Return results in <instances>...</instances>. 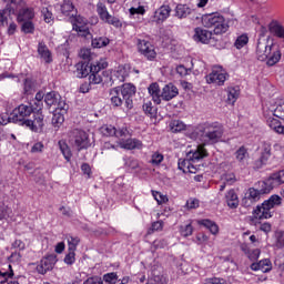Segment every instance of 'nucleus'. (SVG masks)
I'll list each match as a JSON object with an SVG mask.
<instances>
[{
    "label": "nucleus",
    "mask_w": 284,
    "mask_h": 284,
    "mask_svg": "<svg viewBox=\"0 0 284 284\" xmlns=\"http://www.w3.org/2000/svg\"><path fill=\"white\" fill-rule=\"evenodd\" d=\"M33 112L34 108H32V105L20 104L11 112L10 121L22 125V128H28L31 132H41L44 125V116L38 112L33 115V119H30Z\"/></svg>",
    "instance_id": "nucleus-1"
},
{
    "label": "nucleus",
    "mask_w": 284,
    "mask_h": 284,
    "mask_svg": "<svg viewBox=\"0 0 284 284\" xmlns=\"http://www.w3.org/2000/svg\"><path fill=\"white\" fill-rule=\"evenodd\" d=\"M267 29L262 27L260 37L256 43V58L258 61H266V65L272 68L281 61V50L274 44V39L270 36L265 37Z\"/></svg>",
    "instance_id": "nucleus-2"
},
{
    "label": "nucleus",
    "mask_w": 284,
    "mask_h": 284,
    "mask_svg": "<svg viewBox=\"0 0 284 284\" xmlns=\"http://www.w3.org/2000/svg\"><path fill=\"white\" fill-rule=\"evenodd\" d=\"M197 134H200V141L203 145H214L223 136V125L219 124V122L204 123L199 125Z\"/></svg>",
    "instance_id": "nucleus-3"
},
{
    "label": "nucleus",
    "mask_w": 284,
    "mask_h": 284,
    "mask_svg": "<svg viewBox=\"0 0 284 284\" xmlns=\"http://www.w3.org/2000/svg\"><path fill=\"white\" fill-rule=\"evenodd\" d=\"M204 28H211L214 34H225L230 30V26L223 16L209 14L202 18Z\"/></svg>",
    "instance_id": "nucleus-4"
},
{
    "label": "nucleus",
    "mask_w": 284,
    "mask_h": 284,
    "mask_svg": "<svg viewBox=\"0 0 284 284\" xmlns=\"http://www.w3.org/2000/svg\"><path fill=\"white\" fill-rule=\"evenodd\" d=\"M283 199L280 195H271L268 200H265L262 205L256 206L254 210L255 219H272V210L281 205Z\"/></svg>",
    "instance_id": "nucleus-5"
},
{
    "label": "nucleus",
    "mask_w": 284,
    "mask_h": 284,
    "mask_svg": "<svg viewBox=\"0 0 284 284\" xmlns=\"http://www.w3.org/2000/svg\"><path fill=\"white\" fill-rule=\"evenodd\" d=\"M8 3L4 9L0 10V27L7 28L12 21V14H17V10L23 6V0H2Z\"/></svg>",
    "instance_id": "nucleus-6"
},
{
    "label": "nucleus",
    "mask_w": 284,
    "mask_h": 284,
    "mask_svg": "<svg viewBox=\"0 0 284 284\" xmlns=\"http://www.w3.org/2000/svg\"><path fill=\"white\" fill-rule=\"evenodd\" d=\"M69 141L73 148H77L78 152H81V150H88V148H90V136L81 129H73L70 131Z\"/></svg>",
    "instance_id": "nucleus-7"
},
{
    "label": "nucleus",
    "mask_w": 284,
    "mask_h": 284,
    "mask_svg": "<svg viewBox=\"0 0 284 284\" xmlns=\"http://www.w3.org/2000/svg\"><path fill=\"white\" fill-rule=\"evenodd\" d=\"M284 183V170L270 175L266 181L258 182L257 189L262 194H270L273 187H278Z\"/></svg>",
    "instance_id": "nucleus-8"
},
{
    "label": "nucleus",
    "mask_w": 284,
    "mask_h": 284,
    "mask_svg": "<svg viewBox=\"0 0 284 284\" xmlns=\"http://www.w3.org/2000/svg\"><path fill=\"white\" fill-rule=\"evenodd\" d=\"M205 156H207V150H205V146L199 145L197 149L192 153L190 160H179L178 168L185 173L187 172L191 161L192 163H196V161H201V159H205Z\"/></svg>",
    "instance_id": "nucleus-9"
},
{
    "label": "nucleus",
    "mask_w": 284,
    "mask_h": 284,
    "mask_svg": "<svg viewBox=\"0 0 284 284\" xmlns=\"http://www.w3.org/2000/svg\"><path fill=\"white\" fill-rule=\"evenodd\" d=\"M70 21L73 26V30H75V32H79L81 37H92V34L90 33V29L85 27L88 26V19L81 16H77V11L75 13H71Z\"/></svg>",
    "instance_id": "nucleus-10"
},
{
    "label": "nucleus",
    "mask_w": 284,
    "mask_h": 284,
    "mask_svg": "<svg viewBox=\"0 0 284 284\" xmlns=\"http://www.w3.org/2000/svg\"><path fill=\"white\" fill-rule=\"evenodd\" d=\"M120 94L122 95L126 110H132V108H134V102L132 101V97L136 94V87H134L131 83H125L120 89Z\"/></svg>",
    "instance_id": "nucleus-11"
},
{
    "label": "nucleus",
    "mask_w": 284,
    "mask_h": 284,
    "mask_svg": "<svg viewBox=\"0 0 284 284\" xmlns=\"http://www.w3.org/2000/svg\"><path fill=\"white\" fill-rule=\"evenodd\" d=\"M105 68H108V62H104L102 64H90L89 83H91V85H99V83H103L101 70H105Z\"/></svg>",
    "instance_id": "nucleus-12"
},
{
    "label": "nucleus",
    "mask_w": 284,
    "mask_h": 284,
    "mask_svg": "<svg viewBox=\"0 0 284 284\" xmlns=\"http://www.w3.org/2000/svg\"><path fill=\"white\" fill-rule=\"evenodd\" d=\"M206 83H214L215 85H224L227 81V74L222 67H214L212 72L205 77Z\"/></svg>",
    "instance_id": "nucleus-13"
},
{
    "label": "nucleus",
    "mask_w": 284,
    "mask_h": 284,
    "mask_svg": "<svg viewBox=\"0 0 284 284\" xmlns=\"http://www.w3.org/2000/svg\"><path fill=\"white\" fill-rule=\"evenodd\" d=\"M54 265H57V255H47L40 261V264L37 266V272L39 274H48V272L54 270Z\"/></svg>",
    "instance_id": "nucleus-14"
},
{
    "label": "nucleus",
    "mask_w": 284,
    "mask_h": 284,
    "mask_svg": "<svg viewBox=\"0 0 284 284\" xmlns=\"http://www.w3.org/2000/svg\"><path fill=\"white\" fill-rule=\"evenodd\" d=\"M138 50L149 61H154V59H156V51H154V45H152L150 41L138 40Z\"/></svg>",
    "instance_id": "nucleus-15"
},
{
    "label": "nucleus",
    "mask_w": 284,
    "mask_h": 284,
    "mask_svg": "<svg viewBox=\"0 0 284 284\" xmlns=\"http://www.w3.org/2000/svg\"><path fill=\"white\" fill-rule=\"evenodd\" d=\"M262 195L263 194L258 189L250 187L246 191L245 196L242 199L243 207H252L254 203H256L257 201H261Z\"/></svg>",
    "instance_id": "nucleus-16"
},
{
    "label": "nucleus",
    "mask_w": 284,
    "mask_h": 284,
    "mask_svg": "<svg viewBox=\"0 0 284 284\" xmlns=\"http://www.w3.org/2000/svg\"><path fill=\"white\" fill-rule=\"evenodd\" d=\"M271 156H272V146L270 144H265L261 152V156L254 162V169L261 170V168H263L264 165H267V162L270 161Z\"/></svg>",
    "instance_id": "nucleus-17"
},
{
    "label": "nucleus",
    "mask_w": 284,
    "mask_h": 284,
    "mask_svg": "<svg viewBox=\"0 0 284 284\" xmlns=\"http://www.w3.org/2000/svg\"><path fill=\"white\" fill-rule=\"evenodd\" d=\"M193 39L197 41V43L207 44L212 41V31L197 27L194 29Z\"/></svg>",
    "instance_id": "nucleus-18"
},
{
    "label": "nucleus",
    "mask_w": 284,
    "mask_h": 284,
    "mask_svg": "<svg viewBox=\"0 0 284 284\" xmlns=\"http://www.w3.org/2000/svg\"><path fill=\"white\" fill-rule=\"evenodd\" d=\"M176 97H179V88H176V85L169 83L163 87L161 91L162 101H172V99H176Z\"/></svg>",
    "instance_id": "nucleus-19"
},
{
    "label": "nucleus",
    "mask_w": 284,
    "mask_h": 284,
    "mask_svg": "<svg viewBox=\"0 0 284 284\" xmlns=\"http://www.w3.org/2000/svg\"><path fill=\"white\" fill-rule=\"evenodd\" d=\"M170 12H172V8L164 4L155 10L152 21H155V23H161L170 17Z\"/></svg>",
    "instance_id": "nucleus-20"
},
{
    "label": "nucleus",
    "mask_w": 284,
    "mask_h": 284,
    "mask_svg": "<svg viewBox=\"0 0 284 284\" xmlns=\"http://www.w3.org/2000/svg\"><path fill=\"white\" fill-rule=\"evenodd\" d=\"M120 148L123 150H141L143 142L138 139H128L119 142Z\"/></svg>",
    "instance_id": "nucleus-21"
},
{
    "label": "nucleus",
    "mask_w": 284,
    "mask_h": 284,
    "mask_svg": "<svg viewBox=\"0 0 284 284\" xmlns=\"http://www.w3.org/2000/svg\"><path fill=\"white\" fill-rule=\"evenodd\" d=\"M251 270L253 272H263L264 274L272 271V262L267 258L260 261L258 263H252Z\"/></svg>",
    "instance_id": "nucleus-22"
},
{
    "label": "nucleus",
    "mask_w": 284,
    "mask_h": 284,
    "mask_svg": "<svg viewBox=\"0 0 284 284\" xmlns=\"http://www.w3.org/2000/svg\"><path fill=\"white\" fill-rule=\"evenodd\" d=\"M111 104L113 108H121L123 105V97L121 95V88L116 87L110 91Z\"/></svg>",
    "instance_id": "nucleus-23"
},
{
    "label": "nucleus",
    "mask_w": 284,
    "mask_h": 284,
    "mask_svg": "<svg viewBox=\"0 0 284 284\" xmlns=\"http://www.w3.org/2000/svg\"><path fill=\"white\" fill-rule=\"evenodd\" d=\"M225 201L231 210H236V207H239V195L236 194V191H234V189H231L226 192Z\"/></svg>",
    "instance_id": "nucleus-24"
},
{
    "label": "nucleus",
    "mask_w": 284,
    "mask_h": 284,
    "mask_svg": "<svg viewBox=\"0 0 284 284\" xmlns=\"http://www.w3.org/2000/svg\"><path fill=\"white\" fill-rule=\"evenodd\" d=\"M38 54L43 59L44 63H52V53L43 42L38 44Z\"/></svg>",
    "instance_id": "nucleus-25"
},
{
    "label": "nucleus",
    "mask_w": 284,
    "mask_h": 284,
    "mask_svg": "<svg viewBox=\"0 0 284 284\" xmlns=\"http://www.w3.org/2000/svg\"><path fill=\"white\" fill-rule=\"evenodd\" d=\"M148 90L149 94L152 97V101H154L156 105H161V88H159V83H151Z\"/></svg>",
    "instance_id": "nucleus-26"
},
{
    "label": "nucleus",
    "mask_w": 284,
    "mask_h": 284,
    "mask_svg": "<svg viewBox=\"0 0 284 284\" xmlns=\"http://www.w3.org/2000/svg\"><path fill=\"white\" fill-rule=\"evenodd\" d=\"M58 101H61V94L57 91H51L44 95V103L49 105V108H55Z\"/></svg>",
    "instance_id": "nucleus-27"
},
{
    "label": "nucleus",
    "mask_w": 284,
    "mask_h": 284,
    "mask_svg": "<svg viewBox=\"0 0 284 284\" xmlns=\"http://www.w3.org/2000/svg\"><path fill=\"white\" fill-rule=\"evenodd\" d=\"M268 30L271 34H274L278 39H284V27L281 23L272 21L268 24Z\"/></svg>",
    "instance_id": "nucleus-28"
},
{
    "label": "nucleus",
    "mask_w": 284,
    "mask_h": 284,
    "mask_svg": "<svg viewBox=\"0 0 284 284\" xmlns=\"http://www.w3.org/2000/svg\"><path fill=\"white\" fill-rule=\"evenodd\" d=\"M192 14V9L187 4H178L175 7V17L178 19H187Z\"/></svg>",
    "instance_id": "nucleus-29"
},
{
    "label": "nucleus",
    "mask_w": 284,
    "mask_h": 284,
    "mask_svg": "<svg viewBox=\"0 0 284 284\" xmlns=\"http://www.w3.org/2000/svg\"><path fill=\"white\" fill-rule=\"evenodd\" d=\"M149 284H168V277H165L161 272L153 270Z\"/></svg>",
    "instance_id": "nucleus-30"
},
{
    "label": "nucleus",
    "mask_w": 284,
    "mask_h": 284,
    "mask_svg": "<svg viewBox=\"0 0 284 284\" xmlns=\"http://www.w3.org/2000/svg\"><path fill=\"white\" fill-rule=\"evenodd\" d=\"M241 94V89L239 87H231L227 89V102L231 103V105H234L236 101L239 100V97Z\"/></svg>",
    "instance_id": "nucleus-31"
},
{
    "label": "nucleus",
    "mask_w": 284,
    "mask_h": 284,
    "mask_svg": "<svg viewBox=\"0 0 284 284\" xmlns=\"http://www.w3.org/2000/svg\"><path fill=\"white\" fill-rule=\"evenodd\" d=\"M31 19H34V10L30 8L21 9L18 13V21H31Z\"/></svg>",
    "instance_id": "nucleus-32"
},
{
    "label": "nucleus",
    "mask_w": 284,
    "mask_h": 284,
    "mask_svg": "<svg viewBox=\"0 0 284 284\" xmlns=\"http://www.w3.org/2000/svg\"><path fill=\"white\" fill-rule=\"evenodd\" d=\"M61 12L64 17H70V14H74L77 12V9H74V4L71 0H63V3L61 4Z\"/></svg>",
    "instance_id": "nucleus-33"
},
{
    "label": "nucleus",
    "mask_w": 284,
    "mask_h": 284,
    "mask_svg": "<svg viewBox=\"0 0 284 284\" xmlns=\"http://www.w3.org/2000/svg\"><path fill=\"white\" fill-rule=\"evenodd\" d=\"M267 125L271 130H274L277 134H284V126L281 124V121L274 118H270L267 120Z\"/></svg>",
    "instance_id": "nucleus-34"
},
{
    "label": "nucleus",
    "mask_w": 284,
    "mask_h": 284,
    "mask_svg": "<svg viewBox=\"0 0 284 284\" xmlns=\"http://www.w3.org/2000/svg\"><path fill=\"white\" fill-rule=\"evenodd\" d=\"M90 75V65L88 63H78L77 64V77L79 79H85V77Z\"/></svg>",
    "instance_id": "nucleus-35"
},
{
    "label": "nucleus",
    "mask_w": 284,
    "mask_h": 284,
    "mask_svg": "<svg viewBox=\"0 0 284 284\" xmlns=\"http://www.w3.org/2000/svg\"><path fill=\"white\" fill-rule=\"evenodd\" d=\"M58 145H59L60 151L63 154L65 161L70 162V160L72 159V151L70 150V146L68 145V143H65V141H63V140H60L58 142Z\"/></svg>",
    "instance_id": "nucleus-36"
},
{
    "label": "nucleus",
    "mask_w": 284,
    "mask_h": 284,
    "mask_svg": "<svg viewBox=\"0 0 284 284\" xmlns=\"http://www.w3.org/2000/svg\"><path fill=\"white\" fill-rule=\"evenodd\" d=\"M106 45H110V39L108 37L92 38L93 48H105Z\"/></svg>",
    "instance_id": "nucleus-37"
},
{
    "label": "nucleus",
    "mask_w": 284,
    "mask_h": 284,
    "mask_svg": "<svg viewBox=\"0 0 284 284\" xmlns=\"http://www.w3.org/2000/svg\"><path fill=\"white\" fill-rule=\"evenodd\" d=\"M200 225H203L206 227V230H210L211 234H219V225L210 220H202L199 222Z\"/></svg>",
    "instance_id": "nucleus-38"
},
{
    "label": "nucleus",
    "mask_w": 284,
    "mask_h": 284,
    "mask_svg": "<svg viewBox=\"0 0 284 284\" xmlns=\"http://www.w3.org/2000/svg\"><path fill=\"white\" fill-rule=\"evenodd\" d=\"M250 43V37H247L246 33H243L242 36H239L237 39L234 42V47L236 50H241L242 48H245Z\"/></svg>",
    "instance_id": "nucleus-39"
},
{
    "label": "nucleus",
    "mask_w": 284,
    "mask_h": 284,
    "mask_svg": "<svg viewBox=\"0 0 284 284\" xmlns=\"http://www.w3.org/2000/svg\"><path fill=\"white\" fill-rule=\"evenodd\" d=\"M97 12L101 19V21H105L110 17V12H108V7L103 4V2H99L97 4Z\"/></svg>",
    "instance_id": "nucleus-40"
},
{
    "label": "nucleus",
    "mask_w": 284,
    "mask_h": 284,
    "mask_svg": "<svg viewBox=\"0 0 284 284\" xmlns=\"http://www.w3.org/2000/svg\"><path fill=\"white\" fill-rule=\"evenodd\" d=\"M187 128L185 123L181 120H173L170 123V129L172 132H183Z\"/></svg>",
    "instance_id": "nucleus-41"
},
{
    "label": "nucleus",
    "mask_w": 284,
    "mask_h": 284,
    "mask_svg": "<svg viewBox=\"0 0 284 284\" xmlns=\"http://www.w3.org/2000/svg\"><path fill=\"white\" fill-rule=\"evenodd\" d=\"M273 115H275L277 119H282L284 121V100H281L276 108L273 110Z\"/></svg>",
    "instance_id": "nucleus-42"
},
{
    "label": "nucleus",
    "mask_w": 284,
    "mask_h": 284,
    "mask_svg": "<svg viewBox=\"0 0 284 284\" xmlns=\"http://www.w3.org/2000/svg\"><path fill=\"white\" fill-rule=\"evenodd\" d=\"M143 110H144L145 114H148L149 116H151V118L156 116V108H154L152 105V101L144 102Z\"/></svg>",
    "instance_id": "nucleus-43"
},
{
    "label": "nucleus",
    "mask_w": 284,
    "mask_h": 284,
    "mask_svg": "<svg viewBox=\"0 0 284 284\" xmlns=\"http://www.w3.org/2000/svg\"><path fill=\"white\" fill-rule=\"evenodd\" d=\"M63 121H65V116H63V113H54L51 123L53 128H60Z\"/></svg>",
    "instance_id": "nucleus-44"
},
{
    "label": "nucleus",
    "mask_w": 284,
    "mask_h": 284,
    "mask_svg": "<svg viewBox=\"0 0 284 284\" xmlns=\"http://www.w3.org/2000/svg\"><path fill=\"white\" fill-rule=\"evenodd\" d=\"M20 23H22L21 30L24 34H32V32H34V24L32 21H21Z\"/></svg>",
    "instance_id": "nucleus-45"
},
{
    "label": "nucleus",
    "mask_w": 284,
    "mask_h": 284,
    "mask_svg": "<svg viewBox=\"0 0 284 284\" xmlns=\"http://www.w3.org/2000/svg\"><path fill=\"white\" fill-rule=\"evenodd\" d=\"M247 158V149L245 146H241L236 152H235V159L240 162L243 163L245 159Z\"/></svg>",
    "instance_id": "nucleus-46"
},
{
    "label": "nucleus",
    "mask_w": 284,
    "mask_h": 284,
    "mask_svg": "<svg viewBox=\"0 0 284 284\" xmlns=\"http://www.w3.org/2000/svg\"><path fill=\"white\" fill-rule=\"evenodd\" d=\"M104 23H109V26H113L114 28H121L123 26L121 20L112 14H109V17L104 20Z\"/></svg>",
    "instance_id": "nucleus-47"
},
{
    "label": "nucleus",
    "mask_w": 284,
    "mask_h": 284,
    "mask_svg": "<svg viewBox=\"0 0 284 284\" xmlns=\"http://www.w3.org/2000/svg\"><path fill=\"white\" fill-rule=\"evenodd\" d=\"M81 243L79 237H68L69 252H77V246Z\"/></svg>",
    "instance_id": "nucleus-48"
},
{
    "label": "nucleus",
    "mask_w": 284,
    "mask_h": 284,
    "mask_svg": "<svg viewBox=\"0 0 284 284\" xmlns=\"http://www.w3.org/2000/svg\"><path fill=\"white\" fill-rule=\"evenodd\" d=\"M222 181L226 183V185H234L236 183V175L234 173H225L222 175Z\"/></svg>",
    "instance_id": "nucleus-49"
},
{
    "label": "nucleus",
    "mask_w": 284,
    "mask_h": 284,
    "mask_svg": "<svg viewBox=\"0 0 284 284\" xmlns=\"http://www.w3.org/2000/svg\"><path fill=\"white\" fill-rule=\"evenodd\" d=\"M152 195L159 205H161L163 203H168V201H169L168 195H163L159 191H152Z\"/></svg>",
    "instance_id": "nucleus-50"
},
{
    "label": "nucleus",
    "mask_w": 284,
    "mask_h": 284,
    "mask_svg": "<svg viewBox=\"0 0 284 284\" xmlns=\"http://www.w3.org/2000/svg\"><path fill=\"white\" fill-rule=\"evenodd\" d=\"M55 110H60V112H62V114H65V112H68V110L70 109V105H68V103L64 102L63 98H61L57 104H55Z\"/></svg>",
    "instance_id": "nucleus-51"
},
{
    "label": "nucleus",
    "mask_w": 284,
    "mask_h": 284,
    "mask_svg": "<svg viewBox=\"0 0 284 284\" xmlns=\"http://www.w3.org/2000/svg\"><path fill=\"white\" fill-rule=\"evenodd\" d=\"M102 134H104V136H114L116 134V128L112 125L102 126Z\"/></svg>",
    "instance_id": "nucleus-52"
},
{
    "label": "nucleus",
    "mask_w": 284,
    "mask_h": 284,
    "mask_svg": "<svg viewBox=\"0 0 284 284\" xmlns=\"http://www.w3.org/2000/svg\"><path fill=\"white\" fill-rule=\"evenodd\" d=\"M276 242H275V247L278 250L284 247V233L283 232H276L275 233Z\"/></svg>",
    "instance_id": "nucleus-53"
},
{
    "label": "nucleus",
    "mask_w": 284,
    "mask_h": 284,
    "mask_svg": "<svg viewBox=\"0 0 284 284\" xmlns=\"http://www.w3.org/2000/svg\"><path fill=\"white\" fill-rule=\"evenodd\" d=\"M116 278H119V275H116V273H108L103 276L104 283L114 284Z\"/></svg>",
    "instance_id": "nucleus-54"
},
{
    "label": "nucleus",
    "mask_w": 284,
    "mask_h": 284,
    "mask_svg": "<svg viewBox=\"0 0 284 284\" xmlns=\"http://www.w3.org/2000/svg\"><path fill=\"white\" fill-rule=\"evenodd\" d=\"M151 163H153V165H159V164L163 163V154L155 152L152 155Z\"/></svg>",
    "instance_id": "nucleus-55"
},
{
    "label": "nucleus",
    "mask_w": 284,
    "mask_h": 284,
    "mask_svg": "<svg viewBox=\"0 0 284 284\" xmlns=\"http://www.w3.org/2000/svg\"><path fill=\"white\" fill-rule=\"evenodd\" d=\"M74 256H75L74 251H69V253L64 257V263H67V265H72L74 261H77Z\"/></svg>",
    "instance_id": "nucleus-56"
},
{
    "label": "nucleus",
    "mask_w": 284,
    "mask_h": 284,
    "mask_svg": "<svg viewBox=\"0 0 284 284\" xmlns=\"http://www.w3.org/2000/svg\"><path fill=\"white\" fill-rule=\"evenodd\" d=\"M261 256V250L255 248L253 251L248 252L247 257L250 258V261H257V258Z\"/></svg>",
    "instance_id": "nucleus-57"
},
{
    "label": "nucleus",
    "mask_w": 284,
    "mask_h": 284,
    "mask_svg": "<svg viewBox=\"0 0 284 284\" xmlns=\"http://www.w3.org/2000/svg\"><path fill=\"white\" fill-rule=\"evenodd\" d=\"M10 216V209L8 206H0V220L8 219Z\"/></svg>",
    "instance_id": "nucleus-58"
},
{
    "label": "nucleus",
    "mask_w": 284,
    "mask_h": 284,
    "mask_svg": "<svg viewBox=\"0 0 284 284\" xmlns=\"http://www.w3.org/2000/svg\"><path fill=\"white\" fill-rule=\"evenodd\" d=\"M128 134H130V132L128 131V128H121V129H115V135L118 139H121L123 136H126Z\"/></svg>",
    "instance_id": "nucleus-59"
},
{
    "label": "nucleus",
    "mask_w": 284,
    "mask_h": 284,
    "mask_svg": "<svg viewBox=\"0 0 284 284\" xmlns=\"http://www.w3.org/2000/svg\"><path fill=\"white\" fill-rule=\"evenodd\" d=\"M126 168H130V170H136L139 168V161L134 159H129L125 162Z\"/></svg>",
    "instance_id": "nucleus-60"
},
{
    "label": "nucleus",
    "mask_w": 284,
    "mask_h": 284,
    "mask_svg": "<svg viewBox=\"0 0 284 284\" xmlns=\"http://www.w3.org/2000/svg\"><path fill=\"white\" fill-rule=\"evenodd\" d=\"M130 14H145V8L140 6L138 8H134L132 7L130 10H129Z\"/></svg>",
    "instance_id": "nucleus-61"
},
{
    "label": "nucleus",
    "mask_w": 284,
    "mask_h": 284,
    "mask_svg": "<svg viewBox=\"0 0 284 284\" xmlns=\"http://www.w3.org/2000/svg\"><path fill=\"white\" fill-rule=\"evenodd\" d=\"M42 14L44 17L45 23H50V21H52V12H50L48 8L42 9Z\"/></svg>",
    "instance_id": "nucleus-62"
},
{
    "label": "nucleus",
    "mask_w": 284,
    "mask_h": 284,
    "mask_svg": "<svg viewBox=\"0 0 284 284\" xmlns=\"http://www.w3.org/2000/svg\"><path fill=\"white\" fill-rule=\"evenodd\" d=\"M206 281L209 282V284H225V280L221 277H211L206 278Z\"/></svg>",
    "instance_id": "nucleus-63"
},
{
    "label": "nucleus",
    "mask_w": 284,
    "mask_h": 284,
    "mask_svg": "<svg viewBox=\"0 0 284 284\" xmlns=\"http://www.w3.org/2000/svg\"><path fill=\"white\" fill-rule=\"evenodd\" d=\"M83 284H103V281H101L99 277H90L84 281Z\"/></svg>",
    "instance_id": "nucleus-64"
}]
</instances>
